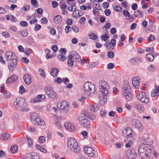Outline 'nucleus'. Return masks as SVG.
I'll return each mask as SVG.
<instances>
[{
  "mask_svg": "<svg viewBox=\"0 0 159 159\" xmlns=\"http://www.w3.org/2000/svg\"><path fill=\"white\" fill-rule=\"evenodd\" d=\"M139 156L141 158L149 157L152 154L151 147L148 144L142 143L138 148Z\"/></svg>",
  "mask_w": 159,
  "mask_h": 159,
  "instance_id": "1",
  "label": "nucleus"
},
{
  "mask_svg": "<svg viewBox=\"0 0 159 159\" xmlns=\"http://www.w3.org/2000/svg\"><path fill=\"white\" fill-rule=\"evenodd\" d=\"M25 99L20 97H18L16 98L13 102L15 107L18 108L23 111L26 112L29 110V108L26 106V104L25 103Z\"/></svg>",
  "mask_w": 159,
  "mask_h": 159,
  "instance_id": "2",
  "label": "nucleus"
},
{
  "mask_svg": "<svg viewBox=\"0 0 159 159\" xmlns=\"http://www.w3.org/2000/svg\"><path fill=\"white\" fill-rule=\"evenodd\" d=\"M67 145L68 148L72 151L74 150V152L79 153L80 152V149L78 143L73 138H70L67 141Z\"/></svg>",
  "mask_w": 159,
  "mask_h": 159,
  "instance_id": "3",
  "label": "nucleus"
},
{
  "mask_svg": "<svg viewBox=\"0 0 159 159\" xmlns=\"http://www.w3.org/2000/svg\"><path fill=\"white\" fill-rule=\"evenodd\" d=\"M99 88L102 94L107 95L109 87L107 82L103 80H101L99 81Z\"/></svg>",
  "mask_w": 159,
  "mask_h": 159,
  "instance_id": "4",
  "label": "nucleus"
},
{
  "mask_svg": "<svg viewBox=\"0 0 159 159\" xmlns=\"http://www.w3.org/2000/svg\"><path fill=\"white\" fill-rule=\"evenodd\" d=\"M31 120L32 122L37 125H44L45 123L38 116L37 113H33L30 115Z\"/></svg>",
  "mask_w": 159,
  "mask_h": 159,
  "instance_id": "5",
  "label": "nucleus"
},
{
  "mask_svg": "<svg viewBox=\"0 0 159 159\" xmlns=\"http://www.w3.org/2000/svg\"><path fill=\"white\" fill-rule=\"evenodd\" d=\"M44 90L47 95L49 98L53 99L57 98V96L56 93L54 92L52 88L49 86H48L45 88Z\"/></svg>",
  "mask_w": 159,
  "mask_h": 159,
  "instance_id": "6",
  "label": "nucleus"
},
{
  "mask_svg": "<svg viewBox=\"0 0 159 159\" xmlns=\"http://www.w3.org/2000/svg\"><path fill=\"white\" fill-rule=\"evenodd\" d=\"M137 97L138 99L142 103H147L149 102V99L147 96L145 92L143 91L138 92Z\"/></svg>",
  "mask_w": 159,
  "mask_h": 159,
  "instance_id": "7",
  "label": "nucleus"
},
{
  "mask_svg": "<svg viewBox=\"0 0 159 159\" xmlns=\"http://www.w3.org/2000/svg\"><path fill=\"white\" fill-rule=\"evenodd\" d=\"M57 106L58 108L65 112H67L69 109V104L66 101L63 100L58 102L57 104Z\"/></svg>",
  "mask_w": 159,
  "mask_h": 159,
  "instance_id": "8",
  "label": "nucleus"
},
{
  "mask_svg": "<svg viewBox=\"0 0 159 159\" xmlns=\"http://www.w3.org/2000/svg\"><path fill=\"white\" fill-rule=\"evenodd\" d=\"M83 89L84 92L87 94L94 92L95 88V85L91 83L87 82L84 83L83 85Z\"/></svg>",
  "mask_w": 159,
  "mask_h": 159,
  "instance_id": "9",
  "label": "nucleus"
},
{
  "mask_svg": "<svg viewBox=\"0 0 159 159\" xmlns=\"http://www.w3.org/2000/svg\"><path fill=\"white\" fill-rule=\"evenodd\" d=\"M5 56L7 58V61H14V63L16 64L17 61V59L15 55L11 51L7 52L5 53Z\"/></svg>",
  "mask_w": 159,
  "mask_h": 159,
  "instance_id": "10",
  "label": "nucleus"
},
{
  "mask_svg": "<svg viewBox=\"0 0 159 159\" xmlns=\"http://www.w3.org/2000/svg\"><path fill=\"white\" fill-rule=\"evenodd\" d=\"M133 125L139 130H142L143 129V127L142 124L137 119L133 118L132 120Z\"/></svg>",
  "mask_w": 159,
  "mask_h": 159,
  "instance_id": "11",
  "label": "nucleus"
},
{
  "mask_svg": "<svg viewBox=\"0 0 159 159\" xmlns=\"http://www.w3.org/2000/svg\"><path fill=\"white\" fill-rule=\"evenodd\" d=\"M80 121L81 125L83 127H85L87 129H89L91 126L90 122L88 119L84 117H82Z\"/></svg>",
  "mask_w": 159,
  "mask_h": 159,
  "instance_id": "12",
  "label": "nucleus"
},
{
  "mask_svg": "<svg viewBox=\"0 0 159 159\" xmlns=\"http://www.w3.org/2000/svg\"><path fill=\"white\" fill-rule=\"evenodd\" d=\"M122 134L125 137H128L129 138H132L134 136V134L131 128H127L123 130Z\"/></svg>",
  "mask_w": 159,
  "mask_h": 159,
  "instance_id": "13",
  "label": "nucleus"
},
{
  "mask_svg": "<svg viewBox=\"0 0 159 159\" xmlns=\"http://www.w3.org/2000/svg\"><path fill=\"white\" fill-rule=\"evenodd\" d=\"M126 154L128 157L130 159H134L137 156V153L134 149L132 148L127 151Z\"/></svg>",
  "mask_w": 159,
  "mask_h": 159,
  "instance_id": "14",
  "label": "nucleus"
},
{
  "mask_svg": "<svg viewBox=\"0 0 159 159\" xmlns=\"http://www.w3.org/2000/svg\"><path fill=\"white\" fill-rule=\"evenodd\" d=\"M64 126L65 129L69 131H73L75 129L74 125L69 121L65 122L64 124Z\"/></svg>",
  "mask_w": 159,
  "mask_h": 159,
  "instance_id": "15",
  "label": "nucleus"
},
{
  "mask_svg": "<svg viewBox=\"0 0 159 159\" xmlns=\"http://www.w3.org/2000/svg\"><path fill=\"white\" fill-rule=\"evenodd\" d=\"M84 151L89 157H93L94 155V151L92 148L85 147L84 148Z\"/></svg>",
  "mask_w": 159,
  "mask_h": 159,
  "instance_id": "16",
  "label": "nucleus"
},
{
  "mask_svg": "<svg viewBox=\"0 0 159 159\" xmlns=\"http://www.w3.org/2000/svg\"><path fill=\"white\" fill-rule=\"evenodd\" d=\"M116 40L114 39H112L108 43L105 44L104 45L109 50H112L116 45Z\"/></svg>",
  "mask_w": 159,
  "mask_h": 159,
  "instance_id": "17",
  "label": "nucleus"
},
{
  "mask_svg": "<svg viewBox=\"0 0 159 159\" xmlns=\"http://www.w3.org/2000/svg\"><path fill=\"white\" fill-rule=\"evenodd\" d=\"M82 113L84 116L89 119L93 120L96 118V116L95 115L90 114L87 111L84 110Z\"/></svg>",
  "mask_w": 159,
  "mask_h": 159,
  "instance_id": "18",
  "label": "nucleus"
},
{
  "mask_svg": "<svg viewBox=\"0 0 159 159\" xmlns=\"http://www.w3.org/2000/svg\"><path fill=\"white\" fill-rule=\"evenodd\" d=\"M131 91L130 87L129 84L128 82H126L124 84L122 89V93L131 92Z\"/></svg>",
  "mask_w": 159,
  "mask_h": 159,
  "instance_id": "19",
  "label": "nucleus"
},
{
  "mask_svg": "<svg viewBox=\"0 0 159 159\" xmlns=\"http://www.w3.org/2000/svg\"><path fill=\"white\" fill-rule=\"evenodd\" d=\"M139 80V78L138 77H135L132 79L133 84L136 89H139L140 87Z\"/></svg>",
  "mask_w": 159,
  "mask_h": 159,
  "instance_id": "20",
  "label": "nucleus"
},
{
  "mask_svg": "<svg viewBox=\"0 0 159 159\" xmlns=\"http://www.w3.org/2000/svg\"><path fill=\"white\" fill-rule=\"evenodd\" d=\"M23 79L25 83L27 85H29L31 82V77L28 74H25L24 75Z\"/></svg>",
  "mask_w": 159,
  "mask_h": 159,
  "instance_id": "21",
  "label": "nucleus"
},
{
  "mask_svg": "<svg viewBox=\"0 0 159 159\" xmlns=\"http://www.w3.org/2000/svg\"><path fill=\"white\" fill-rule=\"evenodd\" d=\"M17 76L13 74L10 78H8L6 81V83L7 84L11 83L17 79Z\"/></svg>",
  "mask_w": 159,
  "mask_h": 159,
  "instance_id": "22",
  "label": "nucleus"
},
{
  "mask_svg": "<svg viewBox=\"0 0 159 159\" xmlns=\"http://www.w3.org/2000/svg\"><path fill=\"white\" fill-rule=\"evenodd\" d=\"M68 60L67 64L69 66H72L74 64V61L72 60L73 59V55L71 54L68 56L67 58Z\"/></svg>",
  "mask_w": 159,
  "mask_h": 159,
  "instance_id": "23",
  "label": "nucleus"
},
{
  "mask_svg": "<svg viewBox=\"0 0 159 159\" xmlns=\"http://www.w3.org/2000/svg\"><path fill=\"white\" fill-rule=\"evenodd\" d=\"M107 96V95H106L104 94H102V96H100V103L101 105L104 104L106 102Z\"/></svg>",
  "mask_w": 159,
  "mask_h": 159,
  "instance_id": "24",
  "label": "nucleus"
},
{
  "mask_svg": "<svg viewBox=\"0 0 159 159\" xmlns=\"http://www.w3.org/2000/svg\"><path fill=\"white\" fill-rule=\"evenodd\" d=\"M73 59L76 62H79L81 60V58L80 55L76 52H75L73 55Z\"/></svg>",
  "mask_w": 159,
  "mask_h": 159,
  "instance_id": "25",
  "label": "nucleus"
},
{
  "mask_svg": "<svg viewBox=\"0 0 159 159\" xmlns=\"http://www.w3.org/2000/svg\"><path fill=\"white\" fill-rule=\"evenodd\" d=\"M131 92H129L128 93H123V94L124 97L126 98L128 101H129L132 100V96L131 94L130 93Z\"/></svg>",
  "mask_w": 159,
  "mask_h": 159,
  "instance_id": "26",
  "label": "nucleus"
},
{
  "mask_svg": "<svg viewBox=\"0 0 159 159\" xmlns=\"http://www.w3.org/2000/svg\"><path fill=\"white\" fill-rule=\"evenodd\" d=\"M136 107L139 112L140 113L143 112L144 110V108L142 104L138 103L136 105Z\"/></svg>",
  "mask_w": 159,
  "mask_h": 159,
  "instance_id": "27",
  "label": "nucleus"
},
{
  "mask_svg": "<svg viewBox=\"0 0 159 159\" xmlns=\"http://www.w3.org/2000/svg\"><path fill=\"white\" fill-rule=\"evenodd\" d=\"M89 108L90 110L93 111L95 112L98 110L99 109V107L97 105L95 104H90L89 106Z\"/></svg>",
  "mask_w": 159,
  "mask_h": 159,
  "instance_id": "28",
  "label": "nucleus"
},
{
  "mask_svg": "<svg viewBox=\"0 0 159 159\" xmlns=\"http://www.w3.org/2000/svg\"><path fill=\"white\" fill-rule=\"evenodd\" d=\"M54 21L56 24L60 23L62 21L61 17L60 15H57L54 17L53 19Z\"/></svg>",
  "mask_w": 159,
  "mask_h": 159,
  "instance_id": "29",
  "label": "nucleus"
},
{
  "mask_svg": "<svg viewBox=\"0 0 159 159\" xmlns=\"http://www.w3.org/2000/svg\"><path fill=\"white\" fill-rule=\"evenodd\" d=\"M59 71L56 68H53L51 69V73L52 76L55 77L57 76L58 73Z\"/></svg>",
  "mask_w": 159,
  "mask_h": 159,
  "instance_id": "30",
  "label": "nucleus"
},
{
  "mask_svg": "<svg viewBox=\"0 0 159 159\" xmlns=\"http://www.w3.org/2000/svg\"><path fill=\"white\" fill-rule=\"evenodd\" d=\"M14 63V61H13L12 62L11 61V64L8 65V67L10 71H13L15 67H16L17 63V61H16V64Z\"/></svg>",
  "mask_w": 159,
  "mask_h": 159,
  "instance_id": "31",
  "label": "nucleus"
},
{
  "mask_svg": "<svg viewBox=\"0 0 159 159\" xmlns=\"http://www.w3.org/2000/svg\"><path fill=\"white\" fill-rule=\"evenodd\" d=\"M18 146L16 145L12 146L10 148V151L12 153H15L18 151Z\"/></svg>",
  "mask_w": 159,
  "mask_h": 159,
  "instance_id": "32",
  "label": "nucleus"
},
{
  "mask_svg": "<svg viewBox=\"0 0 159 159\" xmlns=\"http://www.w3.org/2000/svg\"><path fill=\"white\" fill-rule=\"evenodd\" d=\"M143 14L139 10L134 11V16L135 17L139 16L140 17H142Z\"/></svg>",
  "mask_w": 159,
  "mask_h": 159,
  "instance_id": "33",
  "label": "nucleus"
},
{
  "mask_svg": "<svg viewBox=\"0 0 159 159\" xmlns=\"http://www.w3.org/2000/svg\"><path fill=\"white\" fill-rule=\"evenodd\" d=\"M25 138L26 139V143L28 144L30 146L32 145L33 144V141L31 138L28 135H26Z\"/></svg>",
  "mask_w": 159,
  "mask_h": 159,
  "instance_id": "34",
  "label": "nucleus"
},
{
  "mask_svg": "<svg viewBox=\"0 0 159 159\" xmlns=\"http://www.w3.org/2000/svg\"><path fill=\"white\" fill-rule=\"evenodd\" d=\"M31 159H39L40 157L35 152H31Z\"/></svg>",
  "mask_w": 159,
  "mask_h": 159,
  "instance_id": "35",
  "label": "nucleus"
},
{
  "mask_svg": "<svg viewBox=\"0 0 159 159\" xmlns=\"http://www.w3.org/2000/svg\"><path fill=\"white\" fill-rule=\"evenodd\" d=\"M2 138L3 140H5L7 139L10 138V135L7 133H5L2 134Z\"/></svg>",
  "mask_w": 159,
  "mask_h": 159,
  "instance_id": "36",
  "label": "nucleus"
},
{
  "mask_svg": "<svg viewBox=\"0 0 159 159\" xmlns=\"http://www.w3.org/2000/svg\"><path fill=\"white\" fill-rule=\"evenodd\" d=\"M146 58L149 61H152L154 60V57L152 54H148L146 56Z\"/></svg>",
  "mask_w": 159,
  "mask_h": 159,
  "instance_id": "37",
  "label": "nucleus"
},
{
  "mask_svg": "<svg viewBox=\"0 0 159 159\" xmlns=\"http://www.w3.org/2000/svg\"><path fill=\"white\" fill-rule=\"evenodd\" d=\"M36 148L39 150L41 152H47L46 150L42 147L41 146H40L39 145V144H36Z\"/></svg>",
  "mask_w": 159,
  "mask_h": 159,
  "instance_id": "38",
  "label": "nucleus"
},
{
  "mask_svg": "<svg viewBox=\"0 0 159 159\" xmlns=\"http://www.w3.org/2000/svg\"><path fill=\"white\" fill-rule=\"evenodd\" d=\"M72 16L76 18H78L80 16L78 11H74L72 14Z\"/></svg>",
  "mask_w": 159,
  "mask_h": 159,
  "instance_id": "39",
  "label": "nucleus"
},
{
  "mask_svg": "<svg viewBox=\"0 0 159 159\" xmlns=\"http://www.w3.org/2000/svg\"><path fill=\"white\" fill-rule=\"evenodd\" d=\"M3 96L6 98H10L11 96L10 93L8 91H6L3 94Z\"/></svg>",
  "mask_w": 159,
  "mask_h": 159,
  "instance_id": "40",
  "label": "nucleus"
},
{
  "mask_svg": "<svg viewBox=\"0 0 159 159\" xmlns=\"http://www.w3.org/2000/svg\"><path fill=\"white\" fill-rule=\"evenodd\" d=\"M88 36L91 39H96L97 38V35L94 33L89 34Z\"/></svg>",
  "mask_w": 159,
  "mask_h": 159,
  "instance_id": "41",
  "label": "nucleus"
},
{
  "mask_svg": "<svg viewBox=\"0 0 159 159\" xmlns=\"http://www.w3.org/2000/svg\"><path fill=\"white\" fill-rule=\"evenodd\" d=\"M58 58L61 61H64V60L66 59V57L63 54H60L58 56Z\"/></svg>",
  "mask_w": 159,
  "mask_h": 159,
  "instance_id": "42",
  "label": "nucleus"
},
{
  "mask_svg": "<svg viewBox=\"0 0 159 159\" xmlns=\"http://www.w3.org/2000/svg\"><path fill=\"white\" fill-rule=\"evenodd\" d=\"M107 56L109 58H112L114 56V53L111 51H110L107 53Z\"/></svg>",
  "mask_w": 159,
  "mask_h": 159,
  "instance_id": "43",
  "label": "nucleus"
},
{
  "mask_svg": "<svg viewBox=\"0 0 159 159\" xmlns=\"http://www.w3.org/2000/svg\"><path fill=\"white\" fill-rule=\"evenodd\" d=\"M72 27L69 25L66 26L65 28V32L66 33H68L70 31H71Z\"/></svg>",
  "mask_w": 159,
  "mask_h": 159,
  "instance_id": "44",
  "label": "nucleus"
},
{
  "mask_svg": "<svg viewBox=\"0 0 159 159\" xmlns=\"http://www.w3.org/2000/svg\"><path fill=\"white\" fill-rule=\"evenodd\" d=\"M114 8L116 11L120 12L122 10V8L121 7L117 6H115Z\"/></svg>",
  "mask_w": 159,
  "mask_h": 159,
  "instance_id": "45",
  "label": "nucleus"
},
{
  "mask_svg": "<svg viewBox=\"0 0 159 159\" xmlns=\"http://www.w3.org/2000/svg\"><path fill=\"white\" fill-rule=\"evenodd\" d=\"M156 95H157V96H158L159 95V93H157L155 90H152L151 93V96L154 97Z\"/></svg>",
  "mask_w": 159,
  "mask_h": 159,
  "instance_id": "46",
  "label": "nucleus"
},
{
  "mask_svg": "<svg viewBox=\"0 0 159 159\" xmlns=\"http://www.w3.org/2000/svg\"><path fill=\"white\" fill-rule=\"evenodd\" d=\"M146 52H148L150 53H152L154 52V48L153 47L150 48H145Z\"/></svg>",
  "mask_w": 159,
  "mask_h": 159,
  "instance_id": "47",
  "label": "nucleus"
},
{
  "mask_svg": "<svg viewBox=\"0 0 159 159\" xmlns=\"http://www.w3.org/2000/svg\"><path fill=\"white\" fill-rule=\"evenodd\" d=\"M81 134L83 135L84 139H86L88 137V133L86 131H82L81 133Z\"/></svg>",
  "mask_w": 159,
  "mask_h": 159,
  "instance_id": "48",
  "label": "nucleus"
},
{
  "mask_svg": "<svg viewBox=\"0 0 159 159\" xmlns=\"http://www.w3.org/2000/svg\"><path fill=\"white\" fill-rule=\"evenodd\" d=\"M55 126L58 129H60L61 128V123L59 121H56L55 122Z\"/></svg>",
  "mask_w": 159,
  "mask_h": 159,
  "instance_id": "49",
  "label": "nucleus"
},
{
  "mask_svg": "<svg viewBox=\"0 0 159 159\" xmlns=\"http://www.w3.org/2000/svg\"><path fill=\"white\" fill-rule=\"evenodd\" d=\"M155 39V36L152 35H151L149 37L147 38V40L149 42H151L154 40Z\"/></svg>",
  "mask_w": 159,
  "mask_h": 159,
  "instance_id": "50",
  "label": "nucleus"
},
{
  "mask_svg": "<svg viewBox=\"0 0 159 159\" xmlns=\"http://www.w3.org/2000/svg\"><path fill=\"white\" fill-rule=\"evenodd\" d=\"M29 23L30 24H33L34 23L36 24L37 23V19L34 16L33 18L29 21Z\"/></svg>",
  "mask_w": 159,
  "mask_h": 159,
  "instance_id": "51",
  "label": "nucleus"
},
{
  "mask_svg": "<svg viewBox=\"0 0 159 159\" xmlns=\"http://www.w3.org/2000/svg\"><path fill=\"white\" fill-rule=\"evenodd\" d=\"M25 89L23 86L21 85L20 87V91L19 92L21 94H23L25 92Z\"/></svg>",
  "mask_w": 159,
  "mask_h": 159,
  "instance_id": "52",
  "label": "nucleus"
},
{
  "mask_svg": "<svg viewBox=\"0 0 159 159\" xmlns=\"http://www.w3.org/2000/svg\"><path fill=\"white\" fill-rule=\"evenodd\" d=\"M72 29L74 31L75 33H77L79 31V29L78 27L75 25H73L71 27Z\"/></svg>",
  "mask_w": 159,
  "mask_h": 159,
  "instance_id": "53",
  "label": "nucleus"
},
{
  "mask_svg": "<svg viewBox=\"0 0 159 159\" xmlns=\"http://www.w3.org/2000/svg\"><path fill=\"white\" fill-rule=\"evenodd\" d=\"M39 140L40 143H43L45 141V138L43 136H40L39 137Z\"/></svg>",
  "mask_w": 159,
  "mask_h": 159,
  "instance_id": "54",
  "label": "nucleus"
},
{
  "mask_svg": "<svg viewBox=\"0 0 159 159\" xmlns=\"http://www.w3.org/2000/svg\"><path fill=\"white\" fill-rule=\"evenodd\" d=\"M21 34L23 37H25L27 35L28 32L27 30H25L21 32Z\"/></svg>",
  "mask_w": 159,
  "mask_h": 159,
  "instance_id": "55",
  "label": "nucleus"
},
{
  "mask_svg": "<svg viewBox=\"0 0 159 159\" xmlns=\"http://www.w3.org/2000/svg\"><path fill=\"white\" fill-rule=\"evenodd\" d=\"M2 35L3 36L6 38H8L10 37V34L7 32L5 31L2 33Z\"/></svg>",
  "mask_w": 159,
  "mask_h": 159,
  "instance_id": "56",
  "label": "nucleus"
},
{
  "mask_svg": "<svg viewBox=\"0 0 159 159\" xmlns=\"http://www.w3.org/2000/svg\"><path fill=\"white\" fill-rule=\"evenodd\" d=\"M123 15L125 16L130 17L129 13L128 12V11H127V10L125 9L123 11Z\"/></svg>",
  "mask_w": 159,
  "mask_h": 159,
  "instance_id": "57",
  "label": "nucleus"
},
{
  "mask_svg": "<svg viewBox=\"0 0 159 159\" xmlns=\"http://www.w3.org/2000/svg\"><path fill=\"white\" fill-rule=\"evenodd\" d=\"M100 114L102 117H104L107 114V112L105 110H102L100 111Z\"/></svg>",
  "mask_w": 159,
  "mask_h": 159,
  "instance_id": "58",
  "label": "nucleus"
},
{
  "mask_svg": "<svg viewBox=\"0 0 159 159\" xmlns=\"http://www.w3.org/2000/svg\"><path fill=\"white\" fill-rule=\"evenodd\" d=\"M115 66L112 63H110L108 64L107 65V68L109 69H111L113 68Z\"/></svg>",
  "mask_w": 159,
  "mask_h": 159,
  "instance_id": "59",
  "label": "nucleus"
},
{
  "mask_svg": "<svg viewBox=\"0 0 159 159\" xmlns=\"http://www.w3.org/2000/svg\"><path fill=\"white\" fill-rule=\"evenodd\" d=\"M103 7L105 9L107 8L109 6V4L107 2H105L102 4Z\"/></svg>",
  "mask_w": 159,
  "mask_h": 159,
  "instance_id": "60",
  "label": "nucleus"
},
{
  "mask_svg": "<svg viewBox=\"0 0 159 159\" xmlns=\"http://www.w3.org/2000/svg\"><path fill=\"white\" fill-rule=\"evenodd\" d=\"M41 26L40 25H36L34 28V30L35 31H38L40 30L41 28Z\"/></svg>",
  "mask_w": 159,
  "mask_h": 159,
  "instance_id": "61",
  "label": "nucleus"
},
{
  "mask_svg": "<svg viewBox=\"0 0 159 159\" xmlns=\"http://www.w3.org/2000/svg\"><path fill=\"white\" fill-rule=\"evenodd\" d=\"M133 143V142L132 141H129L128 143H126L125 145V146L127 148L130 147Z\"/></svg>",
  "mask_w": 159,
  "mask_h": 159,
  "instance_id": "62",
  "label": "nucleus"
},
{
  "mask_svg": "<svg viewBox=\"0 0 159 159\" xmlns=\"http://www.w3.org/2000/svg\"><path fill=\"white\" fill-rule=\"evenodd\" d=\"M138 8V5L136 3H134L132 5L131 8L133 10H136Z\"/></svg>",
  "mask_w": 159,
  "mask_h": 159,
  "instance_id": "63",
  "label": "nucleus"
},
{
  "mask_svg": "<svg viewBox=\"0 0 159 159\" xmlns=\"http://www.w3.org/2000/svg\"><path fill=\"white\" fill-rule=\"evenodd\" d=\"M108 37V35L107 34H105L104 35L101 36V38L104 41H106Z\"/></svg>",
  "mask_w": 159,
  "mask_h": 159,
  "instance_id": "64",
  "label": "nucleus"
}]
</instances>
